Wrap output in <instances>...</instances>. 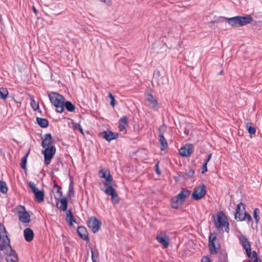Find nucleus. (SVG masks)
Here are the masks:
<instances>
[{
  "label": "nucleus",
  "mask_w": 262,
  "mask_h": 262,
  "mask_svg": "<svg viewBox=\"0 0 262 262\" xmlns=\"http://www.w3.org/2000/svg\"><path fill=\"white\" fill-rule=\"evenodd\" d=\"M91 254H92L91 257H92V261L93 262H97V260L94 257V252L93 248H92V249H91Z\"/></svg>",
  "instance_id": "obj_48"
},
{
  "label": "nucleus",
  "mask_w": 262,
  "mask_h": 262,
  "mask_svg": "<svg viewBox=\"0 0 262 262\" xmlns=\"http://www.w3.org/2000/svg\"><path fill=\"white\" fill-rule=\"evenodd\" d=\"M77 233L80 237L85 241L89 240L88 232L85 227L80 226L77 229Z\"/></svg>",
  "instance_id": "obj_19"
},
{
  "label": "nucleus",
  "mask_w": 262,
  "mask_h": 262,
  "mask_svg": "<svg viewBox=\"0 0 262 262\" xmlns=\"http://www.w3.org/2000/svg\"><path fill=\"white\" fill-rule=\"evenodd\" d=\"M99 176L105 180V182L104 183V185L106 188L108 187L109 186L113 185L112 177L110 173V171L107 168L100 170L99 172Z\"/></svg>",
  "instance_id": "obj_7"
},
{
  "label": "nucleus",
  "mask_w": 262,
  "mask_h": 262,
  "mask_svg": "<svg viewBox=\"0 0 262 262\" xmlns=\"http://www.w3.org/2000/svg\"><path fill=\"white\" fill-rule=\"evenodd\" d=\"M247 220L248 222H250L252 221V217L250 214H249L247 212H244V220Z\"/></svg>",
  "instance_id": "obj_39"
},
{
  "label": "nucleus",
  "mask_w": 262,
  "mask_h": 262,
  "mask_svg": "<svg viewBox=\"0 0 262 262\" xmlns=\"http://www.w3.org/2000/svg\"><path fill=\"white\" fill-rule=\"evenodd\" d=\"M32 9L33 10V12H34V13L37 15V12H38V11L37 10V9L35 8V7L34 6H33L32 7Z\"/></svg>",
  "instance_id": "obj_53"
},
{
  "label": "nucleus",
  "mask_w": 262,
  "mask_h": 262,
  "mask_svg": "<svg viewBox=\"0 0 262 262\" xmlns=\"http://www.w3.org/2000/svg\"><path fill=\"white\" fill-rule=\"evenodd\" d=\"M206 193V186L204 184L196 187L193 192L191 197L194 200L202 199Z\"/></svg>",
  "instance_id": "obj_6"
},
{
  "label": "nucleus",
  "mask_w": 262,
  "mask_h": 262,
  "mask_svg": "<svg viewBox=\"0 0 262 262\" xmlns=\"http://www.w3.org/2000/svg\"><path fill=\"white\" fill-rule=\"evenodd\" d=\"M101 190L104 191L107 195L111 196V200L113 204H116L119 203L120 201L119 197L115 189L113 187V185L109 186L105 189L101 188Z\"/></svg>",
  "instance_id": "obj_10"
},
{
  "label": "nucleus",
  "mask_w": 262,
  "mask_h": 262,
  "mask_svg": "<svg viewBox=\"0 0 262 262\" xmlns=\"http://www.w3.org/2000/svg\"><path fill=\"white\" fill-rule=\"evenodd\" d=\"M207 164L203 163L202 167V173H204L206 171H207Z\"/></svg>",
  "instance_id": "obj_45"
},
{
  "label": "nucleus",
  "mask_w": 262,
  "mask_h": 262,
  "mask_svg": "<svg viewBox=\"0 0 262 262\" xmlns=\"http://www.w3.org/2000/svg\"><path fill=\"white\" fill-rule=\"evenodd\" d=\"M145 100L149 103V106L151 108L155 111L158 110L159 106L158 101L151 94H147Z\"/></svg>",
  "instance_id": "obj_14"
},
{
  "label": "nucleus",
  "mask_w": 262,
  "mask_h": 262,
  "mask_svg": "<svg viewBox=\"0 0 262 262\" xmlns=\"http://www.w3.org/2000/svg\"><path fill=\"white\" fill-rule=\"evenodd\" d=\"M29 154V152L27 153L25 156H24L23 157L21 158L20 166L23 169H26L27 160V158L28 157Z\"/></svg>",
  "instance_id": "obj_30"
},
{
  "label": "nucleus",
  "mask_w": 262,
  "mask_h": 262,
  "mask_svg": "<svg viewBox=\"0 0 262 262\" xmlns=\"http://www.w3.org/2000/svg\"><path fill=\"white\" fill-rule=\"evenodd\" d=\"M9 93L7 89L1 88V99L6 100L9 97Z\"/></svg>",
  "instance_id": "obj_31"
},
{
  "label": "nucleus",
  "mask_w": 262,
  "mask_h": 262,
  "mask_svg": "<svg viewBox=\"0 0 262 262\" xmlns=\"http://www.w3.org/2000/svg\"><path fill=\"white\" fill-rule=\"evenodd\" d=\"M87 225L94 233H96L100 228L101 222L95 217H92L87 221Z\"/></svg>",
  "instance_id": "obj_11"
},
{
  "label": "nucleus",
  "mask_w": 262,
  "mask_h": 262,
  "mask_svg": "<svg viewBox=\"0 0 262 262\" xmlns=\"http://www.w3.org/2000/svg\"><path fill=\"white\" fill-rule=\"evenodd\" d=\"M66 219L69 222L70 225H72L73 222H76V220L74 219L71 210H68L66 215Z\"/></svg>",
  "instance_id": "obj_29"
},
{
  "label": "nucleus",
  "mask_w": 262,
  "mask_h": 262,
  "mask_svg": "<svg viewBox=\"0 0 262 262\" xmlns=\"http://www.w3.org/2000/svg\"><path fill=\"white\" fill-rule=\"evenodd\" d=\"M24 235L26 241L30 242L33 239L34 232L30 228H27L24 231Z\"/></svg>",
  "instance_id": "obj_21"
},
{
  "label": "nucleus",
  "mask_w": 262,
  "mask_h": 262,
  "mask_svg": "<svg viewBox=\"0 0 262 262\" xmlns=\"http://www.w3.org/2000/svg\"><path fill=\"white\" fill-rule=\"evenodd\" d=\"M241 206H244V204L242 203H240L239 204H238L237 205L236 210H235V212H241Z\"/></svg>",
  "instance_id": "obj_47"
},
{
  "label": "nucleus",
  "mask_w": 262,
  "mask_h": 262,
  "mask_svg": "<svg viewBox=\"0 0 262 262\" xmlns=\"http://www.w3.org/2000/svg\"><path fill=\"white\" fill-rule=\"evenodd\" d=\"M17 213L19 215V220L24 223H29L30 222V216L26 211L24 206H20L18 208Z\"/></svg>",
  "instance_id": "obj_12"
},
{
  "label": "nucleus",
  "mask_w": 262,
  "mask_h": 262,
  "mask_svg": "<svg viewBox=\"0 0 262 262\" xmlns=\"http://www.w3.org/2000/svg\"><path fill=\"white\" fill-rule=\"evenodd\" d=\"M35 195V200L38 203H40L44 201L45 194L43 190H38L34 193Z\"/></svg>",
  "instance_id": "obj_24"
},
{
  "label": "nucleus",
  "mask_w": 262,
  "mask_h": 262,
  "mask_svg": "<svg viewBox=\"0 0 262 262\" xmlns=\"http://www.w3.org/2000/svg\"><path fill=\"white\" fill-rule=\"evenodd\" d=\"M181 202L176 196H174L171 199V206L173 208H178L182 204Z\"/></svg>",
  "instance_id": "obj_26"
},
{
  "label": "nucleus",
  "mask_w": 262,
  "mask_h": 262,
  "mask_svg": "<svg viewBox=\"0 0 262 262\" xmlns=\"http://www.w3.org/2000/svg\"><path fill=\"white\" fill-rule=\"evenodd\" d=\"M159 162L158 161L157 162V163L155 165V168H156V173L158 174V175H160L161 174V171L159 169Z\"/></svg>",
  "instance_id": "obj_42"
},
{
  "label": "nucleus",
  "mask_w": 262,
  "mask_h": 262,
  "mask_svg": "<svg viewBox=\"0 0 262 262\" xmlns=\"http://www.w3.org/2000/svg\"><path fill=\"white\" fill-rule=\"evenodd\" d=\"M159 140L161 144V150H164L168 146V144L166 139L165 138L163 133H160L159 135Z\"/></svg>",
  "instance_id": "obj_23"
},
{
  "label": "nucleus",
  "mask_w": 262,
  "mask_h": 262,
  "mask_svg": "<svg viewBox=\"0 0 262 262\" xmlns=\"http://www.w3.org/2000/svg\"><path fill=\"white\" fill-rule=\"evenodd\" d=\"M191 194V191L186 190L183 189L181 192L177 195L176 196L182 203L184 201L185 199L189 196Z\"/></svg>",
  "instance_id": "obj_20"
},
{
  "label": "nucleus",
  "mask_w": 262,
  "mask_h": 262,
  "mask_svg": "<svg viewBox=\"0 0 262 262\" xmlns=\"http://www.w3.org/2000/svg\"><path fill=\"white\" fill-rule=\"evenodd\" d=\"M247 129H248V133L250 135H254L256 133V128L255 127L252 126H249L248 124L246 126Z\"/></svg>",
  "instance_id": "obj_34"
},
{
  "label": "nucleus",
  "mask_w": 262,
  "mask_h": 262,
  "mask_svg": "<svg viewBox=\"0 0 262 262\" xmlns=\"http://www.w3.org/2000/svg\"><path fill=\"white\" fill-rule=\"evenodd\" d=\"M244 214L242 212H235V218L238 219L239 221H242L244 220Z\"/></svg>",
  "instance_id": "obj_37"
},
{
  "label": "nucleus",
  "mask_w": 262,
  "mask_h": 262,
  "mask_svg": "<svg viewBox=\"0 0 262 262\" xmlns=\"http://www.w3.org/2000/svg\"><path fill=\"white\" fill-rule=\"evenodd\" d=\"M222 73H223V71H221V72H220V75H221V74H222Z\"/></svg>",
  "instance_id": "obj_55"
},
{
  "label": "nucleus",
  "mask_w": 262,
  "mask_h": 262,
  "mask_svg": "<svg viewBox=\"0 0 262 262\" xmlns=\"http://www.w3.org/2000/svg\"><path fill=\"white\" fill-rule=\"evenodd\" d=\"M42 152L44 155L45 164L46 165H48L56 152V148L54 146L46 147L45 150L42 151Z\"/></svg>",
  "instance_id": "obj_8"
},
{
  "label": "nucleus",
  "mask_w": 262,
  "mask_h": 262,
  "mask_svg": "<svg viewBox=\"0 0 262 262\" xmlns=\"http://www.w3.org/2000/svg\"><path fill=\"white\" fill-rule=\"evenodd\" d=\"M228 23L234 27H242L250 24L252 21V17L250 15L245 16H237L231 18H227Z\"/></svg>",
  "instance_id": "obj_3"
},
{
  "label": "nucleus",
  "mask_w": 262,
  "mask_h": 262,
  "mask_svg": "<svg viewBox=\"0 0 262 262\" xmlns=\"http://www.w3.org/2000/svg\"><path fill=\"white\" fill-rule=\"evenodd\" d=\"M48 97L51 103L56 107L57 112L62 113L64 111V97L56 92L50 93Z\"/></svg>",
  "instance_id": "obj_2"
},
{
  "label": "nucleus",
  "mask_w": 262,
  "mask_h": 262,
  "mask_svg": "<svg viewBox=\"0 0 262 262\" xmlns=\"http://www.w3.org/2000/svg\"><path fill=\"white\" fill-rule=\"evenodd\" d=\"M166 126L165 125H161L159 128V132L160 133H163L165 131Z\"/></svg>",
  "instance_id": "obj_46"
},
{
  "label": "nucleus",
  "mask_w": 262,
  "mask_h": 262,
  "mask_svg": "<svg viewBox=\"0 0 262 262\" xmlns=\"http://www.w3.org/2000/svg\"><path fill=\"white\" fill-rule=\"evenodd\" d=\"M252 256L254 258V259H256L257 258H258V256H257V253L255 251H253L252 253Z\"/></svg>",
  "instance_id": "obj_51"
},
{
  "label": "nucleus",
  "mask_w": 262,
  "mask_h": 262,
  "mask_svg": "<svg viewBox=\"0 0 262 262\" xmlns=\"http://www.w3.org/2000/svg\"><path fill=\"white\" fill-rule=\"evenodd\" d=\"M36 120L38 125L41 127L46 128L49 125V122L46 119L37 117Z\"/></svg>",
  "instance_id": "obj_25"
},
{
  "label": "nucleus",
  "mask_w": 262,
  "mask_h": 262,
  "mask_svg": "<svg viewBox=\"0 0 262 262\" xmlns=\"http://www.w3.org/2000/svg\"><path fill=\"white\" fill-rule=\"evenodd\" d=\"M194 173V171L192 169H190L187 171L186 172L185 175L188 178H191L193 176Z\"/></svg>",
  "instance_id": "obj_40"
},
{
  "label": "nucleus",
  "mask_w": 262,
  "mask_h": 262,
  "mask_svg": "<svg viewBox=\"0 0 262 262\" xmlns=\"http://www.w3.org/2000/svg\"><path fill=\"white\" fill-rule=\"evenodd\" d=\"M212 154H210L208 155L207 157L205 159V161L204 162V164H207L208 163L210 160L211 157H212Z\"/></svg>",
  "instance_id": "obj_44"
},
{
  "label": "nucleus",
  "mask_w": 262,
  "mask_h": 262,
  "mask_svg": "<svg viewBox=\"0 0 262 262\" xmlns=\"http://www.w3.org/2000/svg\"><path fill=\"white\" fill-rule=\"evenodd\" d=\"M259 261H260V259H259V258L254 259V262H259Z\"/></svg>",
  "instance_id": "obj_54"
},
{
  "label": "nucleus",
  "mask_w": 262,
  "mask_h": 262,
  "mask_svg": "<svg viewBox=\"0 0 262 262\" xmlns=\"http://www.w3.org/2000/svg\"><path fill=\"white\" fill-rule=\"evenodd\" d=\"M118 128L120 132H126V127L128 124V120L126 116L122 117L119 121Z\"/></svg>",
  "instance_id": "obj_17"
},
{
  "label": "nucleus",
  "mask_w": 262,
  "mask_h": 262,
  "mask_svg": "<svg viewBox=\"0 0 262 262\" xmlns=\"http://www.w3.org/2000/svg\"><path fill=\"white\" fill-rule=\"evenodd\" d=\"M192 144H187L179 149V154L182 157H189L192 153Z\"/></svg>",
  "instance_id": "obj_15"
},
{
  "label": "nucleus",
  "mask_w": 262,
  "mask_h": 262,
  "mask_svg": "<svg viewBox=\"0 0 262 262\" xmlns=\"http://www.w3.org/2000/svg\"><path fill=\"white\" fill-rule=\"evenodd\" d=\"M1 227H3L4 232L5 234L3 235L1 234V251H3L7 262H18L19 260L18 255L10 244V239L6 234V229L2 224Z\"/></svg>",
  "instance_id": "obj_1"
},
{
  "label": "nucleus",
  "mask_w": 262,
  "mask_h": 262,
  "mask_svg": "<svg viewBox=\"0 0 262 262\" xmlns=\"http://www.w3.org/2000/svg\"><path fill=\"white\" fill-rule=\"evenodd\" d=\"M210 252L212 254H216L218 253V250L220 245L218 243L217 233L215 232L211 233L209 236V243Z\"/></svg>",
  "instance_id": "obj_5"
},
{
  "label": "nucleus",
  "mask_w": 262,
  "mask_h": 262,
  "mask_svg": "<svg viewBox=\"0 0 262 262\" xmlns=\"http://www.w3.org/2000/svg\"><path fill=\"white\" fill-rule=\"evenodd\" d=\"M8 190L6 182L1 181V193H6Z\"/></svg>",
  "instance_id": "obj_32"
},
{
  "label": "nucleus",
  "mask_w": 262,
  "mask_h": 262,
  "mask_svg": "<svg viewBox=\"0 0 262 262\" xmlns=\"http://www.w3.org/2000/svg\"><path fill=\"white\" fill-rule=\"evenodd\" d=\"M57 194L55 195L57 198H60L62 196V191L61 190V187H58L56 190Z\"/></svg>",
  "instance_id": "obj_41"
},
{
  "label": "nucleus",
  "mask_w": 262,
  "mask_h": 262,
  "mask_svg": "<svg viewBox=\"0 0 262 262\" xmlns=\"http://www.w3.org/2000/svg\"><path fill=\"white\" fill-rule=\"evenodd\" d=\"M156 240L163 246L164 248H166L169 246V238L168 236L158 234L156 237Z\"/></svg>",
  "instance_id": "obj_18"
},
{
  "label": "nucleus",
  "mask_w": 262,
  "mask_h": 262,
  "mask_svg": "<svg viewBox=\"0 0 262 262\" xmlns=\"http://www.w3.org/2000/svg\"><path fill=\"white\" fill-rule=\"evenodd\" d=\"M108 97L110 98V100H111V102H110L111 105L113 106H114L116 104L115 97H114V96L112 95V94L111 92L109 93Z\"/></svg>",
  "instance_id": "obj_38"
},
{
  "label": "nucleus",
  "mask_w": 262,
  "mask_h": 262,
  "mask_svg": "<svg viewBox=\"0 0 262 262\" xmlns=\"http://www.w3.org/2000/svg\"><path fill=\"white\" fill-rule=\"evenodd\" d=\"M238 238L240 243L242 245L244 249L246 252L247 256L248 257H250L251 256V248L250 242L248 241L247 237L242 233H240V234L238 235Z\"/></svg>",
  "instance_id": "obj_9"
},
{
  "label": "nucleus",
  "mask_w": 262,
  "mask_h": 262,
  "mask_svg": "<svg viewBox=\"0 0 262 262\" xmlns=\"http://www.w3.org/2000/svg\"><path fill=\"white\" fill-rule=\"evenodd\" d=\"M214 217V215H213ZM214 225L215 227L219 230L225 229L226 232L229 231V224L226 216L223 212H219L217 215L216 220L214 218Z\"/></svg>",
  "instance_id": "obj_4"
},
{
  "label": "nucleus",
  "mask_w": 262,
  "mask_h": 262,
  "mask_svg": "<svg viewBox=\"0 0 262 262\" xmlns=\"http://www.w3.org/2000/svg\"><path fill=\"white\" fill-rule=\"evenodd\" d=\"M58 187H61L59 186L57 183H55L53 186V190H55V188H58Z\"/></svg>",
  "instance_id": "obj_52"
},
{
  "label": "nucleus",
  "mask_w": 262,
  "mask_h": 262,
  "mask_svg": "<svg viewBox=\"0 0 262 262\" xmlns=\"http://www.w3.org/2000/svg\"><path fill=\"white\" fill-rule=\"evenodd\" d=\"M99 136L110 142L111 140L117 139L118 137V134L108 130L104 131L99 134Z\"/></svg>",
  "instance_id": "obj_13"
},
{
  "label": "nucleus",
  "mask_w": 262,
  "mask_h": 262,
  "mask_svg": "<svg viewBox=\"0 0 262 262\" xmlns=\"http://www.w3.org/2000/svg\"><path fill=\"white\" fill-rule=\"evenodd\" d=\"M100 1L106 3L108 5H112V1L111 0H99Z\"/></svg>",
  "instance_id": "obj_49"
},
{
  "label": "nucleus",
  "mask_w": 262,
  "mask_h": 262,
  "mask_svg": "<svg viewBox=\"0 0 262 262\" xmlns=\"http://www.w3.org/2000/svg\"><path fill=\"white\" fill-rule=\"evenodd\" d=\"M259 210L258 208H255L254 210V218L255 219L256 223H258L259 221V216L257 215V214L259 213Z\"/></svg>",
  "instance_id": "obj_36"
},
{
  "label": "nucleus",
  "mask_w": 262,
  "mask_h": 262,
  "mask_svg": "<svg viewBox=\"0 0 262 262\" xmlns=\"http://www.w3.org/2000/svg\"><path fill=\"white\" fill-rule=\"evenodd\" d=\"M55 200H57L56 206L58 209L61 211H66L68 208V201L67 198H57L55 196Z\"/></svg>",
  "instance_id": "obj_16"
},
{
  "label": "nucleus",
  "mask_w": 262,
  "mask_h": 262,
  "mask_svg": "<svg viewBox=\"0 0 262 262\" xmlns=\"http://www.w3.org/2000/svg\"><path fill=\"white\" fill-rule=\"evenodd\" d=\"M29 186L34 193L38 190V188L36 187V185L32 182H29Z\"/></svg>",
  "instance_id": "obj_35"
},
{
  "label": "nucleus",
  "mask_w": 262,
  "mask_h": 262,
  "mask_svg": "<svg viewBox=\"0 0 262 262\" xmlns=\"http://www.w3.org/2000/svg\"><path fill=\"white\" fill-rule=\"evenodd\" d=\"M64 107L67 111L70 112H73L75 110V106L71 101H64Z\"/></svg>",
  "instance_id": "obj_28"
},
{
  "label": "nucleus",
  "mask_w": 262,
  "mask_h": 262,
  "mask_svg": "<svg viewBox=\"0 0 262 262\" xmlns=\"http://www.w3.org/2000/svg\"><path fill=\"white\" fill-rule=\"evenodd\" d=\"M202 262H210V260L208 257L204 256L202 260Z\"/></svg>",
  "instance_id": "obj_50"
},
{
  "label": "nucleus",
  "mask_w": 262,
  "mask_h": 262,
  "mask_svg": "<svg viewBox=\"0 0 262 262\" xmlns=\"http://www.w3.org/2000/svg\"><path fill=\"white\" fill-rule=\"evenodd\" d=\"M31 105L34 110H36L38 108V105L35 103L34 100L31 102Z\"/></svg>",
  "instance_id": "obj_43"
},
{
  "label": "nucleus",
  "mask_w": 262,
  "mask_h": 262,
  "mask_svg": "<svg viewBox=\"0 0 262 262\" xmlns=\"http://www.w3.org/2000/svg\"><path fill=\"white\" fill-rule=\"evenodd\" d=\"M73 129L75 130H79L81 134L84 135L83 129L79 123H74L73 124Z\"/></svg>",
  "instance_id": "obj_33"
},
{
  "label": "nucleus",
  "mask_w": 262,
  "mask_h": 262,
  "mask_svg": "<svg viewBox=\"0 0 262 262\" xmlns=\"http://www.w3.org/2000/svg\"><path fill=\"white\" fill-rule=\"evenodd\" d=\"M75 195L74 188V182L72 180H71L69 186V190L68 193V196L69 198H72Z\"/></svg>",
  "instance_id": "obj_27"
},
{
  "label": "nucleus",
  "mask_w": 262,
  "mask_h": 262,
  "mask_svg": "<svg viewBox=\"0 0 262 262\" xmlns=\"http://www.w3.org/2000/svg\"><path fill=\"white\" fill-rule=\"evenodd\" d=\"M52 140V137L50 134H46L44 135V138H43L41 142V145L43 148H46L51 144V141Z\"/></svg>",
  "instance_id": "obj_22"
}]
</instances>
